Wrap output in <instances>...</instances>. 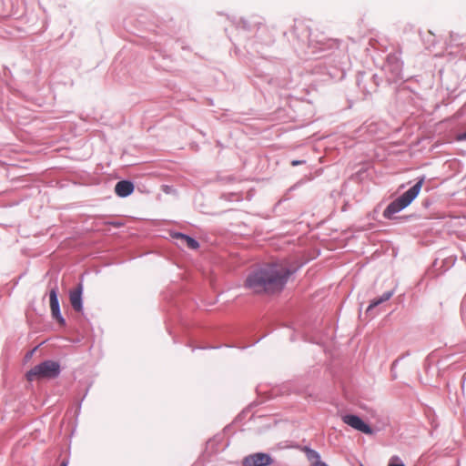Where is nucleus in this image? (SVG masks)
<instances>
[{
  "mask_svg": "<svg viewBox=\"0 0 466 466\" xmlns=\"http://www.w3.org/2000/svg\"><path fill=\"white\" fill-rule=\"evenodd\" d=\"M270 463L271 458L265 453L251 454L243 460V466H268Z\"/></svg>",
  "mask_w": 466,
  "mask_h": 466,
  "instance_id": "obj_5",
  "label": "nucleus"
},
{
  "mask_svg": "<svg viewBox=\"0 0 466 466\" xmlns=\"http://www.w3.org/2000/svg\"><path fill=\"white\" fill-rule=\"evenodd\" d=\"M393 295V291H387L383 295H381L379 299H373L370 306L367 309V311H370L372 309L377 307L378 305L389 300Z\"/></svg>",
  "mask_w": 466,
  "mask_h": 466,
  "instance_id": "obj_10",
  "label": "nucleus"
},
{
  "mask_svg": "<svg viewBox=\"0 0 466 466\" xmlns=\"http://www.w3.org/2000/svg\"><path fill=\"white\" fill-rule=\"evenodd\" d=\"M134 191V185L127 180H122L116 184L115 192L118 197L126 198Z\"/></svg>",
  "mask_w": 466,
  "mask_h": 466,
  "instance_id": "obj_8",
  "label": "nucleus"
},
{
  "mask_svg": "<svg viewBox=\"0 0 466 466\" xmlns=\"http://www.w3.org/2000/svg\"><path fill=\"white\" fill-rule=\"evenodd\" d=\"M173 238L179 240L181 245H185L190 249H197L198 248V241L182 233H176L173 235Z\"/></svg>",
  "mask_w": 466,
  "mask_h": 466,
  "instance_id": "obj_9",
  "label": "nucleus"
},
{
  "mask_svg": "<svg viewBox=\"0 0 466 466\" xmlns=\"http://www.w3.org/2000/svg\"><path fill=\"white\" fill-rule=\"evenodd\" d=\"M59 373V364L53 360H46L35 366L29 371H27L26 379L28 381L50 380L56 378Z\"/></svg>",
  "mask_w": 466,
  "mask_h": 466,
  "instance_id": "obj_3",
  "label": "nucleus"
},
{
  "mask_svg": "<svg viewBox=\"0 0 466 466\" xmlns=\"http://www.w3.org/2000/svg\"><path fill=\"white\" fill-rule=\"evenodd\" d=\"M301 163H303V161L294 160V161H292L291 165H292V166H297V165H299V164H301Z\"/></svg>",
  "mask_w": 466,
  "mask_h": 466,
  "instance_id": "obj_12",
  "label": "nucleus"
},
{
  "mask_svg": "<svg viewBox=\"0 0 466 466\" xmlns=\"http://www.w3.org/2000/svg\"><path fill=\"white\" fill-rule=\"evenodd\" d=\"M295 271L296 268H292L285 259L266 263L247 277L245 286L258 294L279 292Z\"/></svg>",
  "mask_w": 466,
  "mask_h": 466,
  "instance_id": "obj_1",
  "label": "nucleus"
},
{
  "mask_svg": "<svg viewBox=\"0 0 466 466\" xmlns=\"http://www.w3.org/2000/svg\"><path fill=\"white\" fill-rule=\"evenodd\" d=\"M307 451L309 459H316V461L312 463L311 466H328L325 462L319 460V455L317 451L309 449H308Z\"/></svg>",
  "mask_w": 466,
  "mask_h": 466,
  "instance_id": "obj_11",
  "label": "nucleus"
},
{
  "mask_svg": "<svg viewBox=\"0 0 466 466\" xmlns=\"http://www.w3.org/2000/svg\"><path fill=\"white\" fill-rule=\"evenodd\" d=\"M82 292H83V286L82 284H78V286L69 291V301L76 312H81L83 309L82 306Z\"/></svg>",
  "mask_w": 466,
  "mask_h": 466,
  "instance_id": "obj_7",
  "label": "nucleus"
},
{
  "mask_svg": "<svg viewBox=\"0 0 466 466\" xmlns=\"http://www.w3.org/2000/svg\"><path fill=\"white\" fill-rule=\"evenodd\" d=\"M60 466H67V461H64Z\"/></svg>",
  "mask_w": 466,
  "mask_h": 466,
  "instance_id": "obj_15",
  "label": "nucleus"
},
{
  "mask_svg": "<svg viewBox=\"0 0 466 466\" xmlns=\"http://www.w3.org/2000/svg\"><path fill=\"white\" fill-rule=\"evenodd\" d=\"M342 421L350 426L351 428L360 431V432H363L365 434H372L373 433V431L371 430V428L366 424L359 416L357 415H351V414H348V415H344L342 417Z\"/></svg>",
  "mask_w": 466,
  "mask_h": 466,
  "instance_id": "obj_4",
  "label": "nucleus"
},
{
  "mask_svg": "<svg viewBox=\"0 0 466 466\" xmlns=\"http://www.w3.org/2000/svg\"><path fill=\"white\" fill-rule=\"evenodd\" d=\"M423 183L424 177H420L412 187L391 202L384 210V217L390 218L393 214L398 213L408 207L419 195Z\"/></svg>",
  "mask_w": 466,
  "mask_h": 466,
  "instance_id": "obj_2",
  "label": "nucleus"
},
{
  "mask_svg": "<svg viewBox=\"0 0 466 466\" xmlns=\"http://www.w3.org/2000/svg\"><path fill=\"white\" fill-rule=\"evenodd\" d=\"M388 466H405L403 463H390Z\"/></svg>",
  "mask_w": 466,
  "mask_h": 466,
  "instance_id": "obj_13",
  "label": "nucleus"
},
{
  "mask_svg": "<svg viewBox=\"0 0 466 466\" xmlns=\"http://www.w3.org/2000/svg\"><path fill=\"white\" fill-rule=\"evenodd\" d=\"M50 309L54 319L57 320L60 325H65V319L60 313L59 302L57 299V289H52L49 293Z\"/></svg>",
  "mask_w": 466,
  "mask_h": 466,
  "instance_id": "obj_6",
  "label": "nucleus"
},
{
  "mask_svg": "<svg viewBox=\"0 0 466 466\" xmlns=\"http://www.w3.org/2000/svg\"><path fill=\"white\" fill-rule=\"evenodd\" d=\"M459 139H461V140H465L466 139V132L461 134L460 137H459Z\"/></svg>",
  "mask_w": 466,
  "mask_h": 466,
  "instance_id": "obj_14",
  "label": "nucleus"
}]
</instances>
